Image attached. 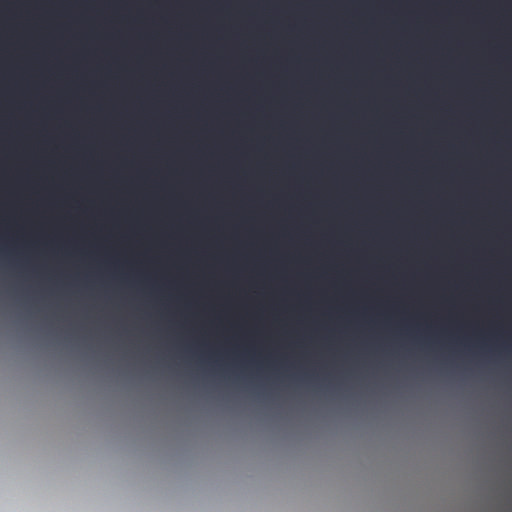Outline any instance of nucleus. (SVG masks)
<instances>
[{
    "instance_id": "nucleus-1",
    "label": "nucleus",
    "mask_w": 512,
    "mask_h": 512,
    "mask_svg": "<svg viewBox=\"0 0 512 512\" xmlns=\"http://www.w3.org/2000/svg\"><path fill=\"white\" fill-rule=\"evenodd\" d=\"M33 283H34V284L36 283V280H35V279L33 280Z\"/></svg>"
}]
</instances>
